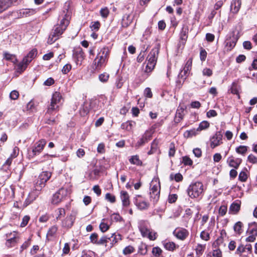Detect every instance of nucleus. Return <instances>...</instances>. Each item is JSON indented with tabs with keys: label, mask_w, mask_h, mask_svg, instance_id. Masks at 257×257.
I'll return each instance as SVG.
<instances>
[{
	"label": "nucleus",
	"mask_w": 257,
	"mask_h": 257,
	"mask_svg": "<svg viewBox=\"0 0 257 257\" xmlns=\"http://www.w3.org/2000/svg\"><path fill=\"white\" fill-rule=\"evenodd\" d=\"M192 63V59L191 58H189L187 61L185 66L184 69L181 71L180 73L179 76L183 77V75H185L188 71H189L191 69Z\"/></svg>",
	"instance_id": "25"
},
{
	"label": "nucleus",
	"mask_w": 257,
	"mask_h": 257,
	"mask_svg": "<svg viewBox=\"0 0 257 257\" xmlns=\"http://www.w3.org/2000/svg\"><path fill=\"white\" fill-rule=\"evenodd\" d=\"M46 141L45 140L42 139L36 142L31 149L28 151V157L30 158H33L39 155L43 150Z\"/></svg>",
	"instance_id": "5"
},
{
	"label": "nucleus",
	"mask_w": 257,
	"mask_h": 257,
	"mask_svg": "<svg viewBox=\"0 0 257 257\" xmlns=\"http://www.w3.org/2000/svg\"><path fill=\"white\" fill-rule=\"evenodd\" d=\"M171 180H175L176 182H179L183 180V176L180 173H177L175 175L171 174L170 176Z\"/></svg>",
	"instance_id": "40"
},
{
	"label": "nucleus",
	"mask_w": 257,
	"mask_h": 257,
	"mask_svg": "<svg viewBox=\"0 0 257 257\" xmlns=\"http://www.w3.org/2000/svg\"><path fill=\"white\" fill-rule=\"evenodd\" d=\"M203 192V185L200 182H195L189 185L187 189L188 196L191 198L201 196Z\"/></svg>",
	"instance_id": "3"
},
{
	"label": "nucleus",
	"mask_w": 257,
	"mask_h": 257,
	"mask_svg": "<svg viewBox=\"0 0 257 257\" xmlns=\"http://www.w3.org/2000/svg\"><path fill=\"white\" fill-rule=\"evenodd\" d=\"M56 218L57 220H60L61 217H64L66 214L65 210L62 208H59L55 210Z\"/></svg>",
	"instance_id": "35"
},
{
	"label": "nucleus",
	"mask_w": 257,
	"mask_h": 257,
	"mask_svg": "<svg viewBox=\"0 0 257 257\" xmlns=\"http://www.w3.org/2000/svg\"><path fill=\"white\" fill-rule=\"evenodd\" d=\"M210 257H222V252L219 248H214L212 253L208 254Z\"/></svg>",
	"instance_id": "39"
},
{
	"label": "nucleus",
	"mask_w": 257,
	"mask_h": 257,
	"mask_svg": "<svg viewBox=\"0 0 257 257\" xmlns=\"http://www.w3.org/2000/svg\"><path fill=\"white\" fill-rule=\"evenodd\" d=\"M135 122L133 121H126L123 122L121 125V128L123 130H125L128 131L132 130Z\"/></svg>",
	"instance_id": "34"
},
{
	"label": "nucleus",
	"mask_w": 257,
	"mask_h": 257,
	"mask_svg": "<svg viewBox=\"0 0 257 257\" xmlns=\"http://www.w3.org/2000/svg\"><path fill=\"white\" fill-rule=\"evenodd\" d=\"M247 179V175L245 172L241 171L238 176V179L241 182H245Z\"/></svg>",
	"instance_id": "56"
},
{
	"label": "nucleus",
	"mask_w": 257,
	"mask_h": 257,
	"mask_svg": "<svg viewBox=\"0 0 257 257\" xmlns=\"http://www.w3.org/2000/svg\"><path fill=\"white\" fill-rule=\"evenodd\" d=\"M61 99V94L58 92H55L52 95L51 103L48 107L46 113L51 114L53 111L58 110Z\"/></svg>",
	"instance_id": "7"
},
{
	"label": "nucleus",
	"mask_w": 257,
	"mask_h": 257,
	"mask_svg": "<svg viewBox=\"0 0 257 257\" xmlns=\"http://www.w3.org/2000/svg\"><path fill=\"white\" fill-rule=\"evenodd\" d=\"M67 195V190L64 188H61L53 194L51 199V203L54 205H58L65 199Z\"/></svg>",
	"instance_id": "11"
},
{
	"label": "nucleus",
	"mask_w": 257,
	"mask_h": 257,
	"mask_svg": "<svg viewBox=\"0 0 257 257\" xmlns=\"http://www.w3.org/2000/svg\"><path fill=\"white\" fill-rule=\"evenodd\" d=\"M4 55L5 59L8 60H11L13 62H15V61H17V59L16 58L15 56L14 55L8 53H5Z\"/></svg>",
	"instance_id": "54"
},
{
	"label": "nucleus",
	"mask_w": 257,
	"mask_h": 257,
	"mask_svg": "<svg viewBox=\"0 0 257 257\" xmlns=\"http://www.w3.org/2000/svg\"><path fill=\"white\" fill-rule=\"evenodd\" d=\"M78 211L73 209L70 214H68L65 218L62 220L61 226L67 229L70 228L73 225Z\"/></svg>",
	"instance_id": "10"
},
{
	"label": "nucleus",
	"mask_w": 257,
	"mask_h": 257,
	"mask_svg": "<svg viewBox=\"0 0 257 257\" xmlns=\"http://www.w3.org/2000/svg\"><path fill=\"white\" fill-rule=\"evenodd\" d=\"M105 62L103 61H101V59H100L98 57H96L93 61V64L95 67V69L96 70L99 69L101 67H102L104 64Z\"/></svg>",
	"instance_id": "33"
},
{
	"label": "nucleus",
	"mask_w": 257,
	"mask_h": 257,
	"mask_svg": "<svg viewBox=\"0 0 257 257\" xmlns=\"http://www.w3.org/2000/svg\"><path fill=\"white\" fill-rule=\"evenodd\" d=\"M242 162L240 158H235L232 156L229 157L227 160V163L230 167L237 169Z\"/></svg>",
	"instance_id": "16"
},
{
	"label": "nucleus",
	"mask_w": 257,
	"mask_h": 257,
	"mask_svg": "<svg viewBox=\"0 0 257 257\" xmlns=\"http://www.w3.org/2000/svg\"><path fill=\"white\" fill-rule=\"evenodd\" d=\"M226 236V233L224 230H222L220 232V236L218 237L213 243L212 246L213 248H219L221 246H225L224 243L223 236Z\"/></svg>",
	"instance_id": "18"
},
{
	"label": "nucleus",
	"mask_w": 257,
	"mask_h": 257,
	"mask_svg": "<svg viewBox=\"0 0 257 257\" xmlns=\"http://www.w3.org/2000/svg\"><path fill=\"white\" fill-rule=\"evenodd\" d=\"M19 96V92L16 90L12 91L10 94V97L12 99L16 100Z\"/></svg>",
	"instance_id": "61"
},
{
	"label": "nucleus",
	"mask_w": 257,
	"mask_h": 257,
	"mask_svg": "<svg viewBox=\"0 0 257 257\" xmlns=\"http://www.w3.org/2000/svg\"><path fill=\"white\" fill-rule=\"evenodd\" d=\"M184 108L182 107H178L177 109L174 121L176 123L180 122L183 118L184 116Z\"/></svg>",
	"instance_id": "24"
},
{
	"label": "nucleus",
	"mask_w": 257,
	"mask_h": 257,
	"mask_svg": "<svg viewBox=\"0 0 257 257\" xmlns=\"http://www.w3.org/2000/svg\"><path fill=\"white\" fill-rule=\"evenodd\" d=\"M100 24L98 21L92 22L90 25V27L92 31H97L99 29Z\"/></svg>",
	"instance_id": "50"
},
{
	"label": "nucleus",
	"mask_w": 257,
	"mask_h": 257,
	"mask_svg": "<svg viewBox=\"0 0 257 257\" xmlns=\"http://www.w3.org/2000/svg\"><path fill=\"white\" fill-rule=\"evenodd\" d=\"M149 223L145 220H141L139 222V228L143 237L149 238L150 240H154L156 238L157 233L152 232L150 228Z\"/></svg>",
	"instance_id": "4"
},
{
	"label": "nucleus",
	"mask_w": 257,
	"mask_h": 257,
	"mask_svg": "<svg viewBox=\"0 0 257 257\" xmlns=\"http://www.w3.org/2000/svg\"><path fill=\"white\" fill-rule=\"evenodd\" d=\"M152 253L156 257H162V250L159 247H155L153 248Z\"/></svg>",
	"instance_id": "43"
},
{
	"label": "nucleus",
	"mask_w": 257,
	"mask_h": 257,
	"mask_svg": "<svg viewBox=\"0 0 257 257\" xmlns=\"http://www.w3.org/2000/svg\"><path fill=\"white\" fill-rule=\"evenodd\" d=\"M130 162L132 164L136 165L137 166H141L142 164V162L140 160L138 155H135L131 157L129 159Z\"/></svg>",
	"instance_id": "32"
},
{
	"label": "nucleus",
	"mask_w": 257,
	"mask_h": 257,
	"mask_svg": "<svg viewBox=\"0 0 257 257\" xmlns=\"http://www.w3.org/2000/svg\"><path fill=\"white\" fill-rule=\"evenodd\" d=\"M222 134L221 131L216 133L210 139V147L214 149L222 143Z\"/></svg>",
	"instance_id": "14"
},
{
	"label": "nucleus",
	"mask_w": 257,
	"mask_h": 257,
	"mask_svg": "<svg viewBox=\"0 0 257 257\" xmlns=\"http://www.w3.org/2000/svg\"><path fill=\"white\" fill-rule=\"evenodd\" d=\"M159 50L160 45H158L157 46L152 49L149 53L146 60L147 63L145 70V73H150L154 69L158 59Z\"/></svg>",
	"instance_id": "2"
},
{
	"label": "nucleus",
	"mask_w": 257,
	"mask_h": 257,
	"mask_svg": "<svg viewBox=\"0 0 257 257\" xmlns=\"http://www.w3.org/2000/svg\"><path fill=\"white\" fill-rule=\"evenodd\" d=\"M247 161L252 164H257V157L252 154H250L247 157Z\"/></svg>",
	"instance_id": "58"
},
{
	"label": "nucleus",
	"mask_w": 257,
	"mask_h": 257,
	"mask_svg": "<svg viewBox=\"0 0 257 257\" xmlns=\"http://www.w3.org/2000/svg\"><path fill=\"white\" fill-rule=\"evenodd\" d=\"M152 136L149 132H146L142 136V138L139 139L136 144L137 147H140L147 143L151 138Z\"/></svg>",
	"instance_id": "19"
},
{
	"label": "nucleus",
	"mask_w": 257,
	"mask_h": 257,
	"mask_svg": "<svg viewBox=\"0 0 257 257\" xmlns=\"http://www.w3.org/2000/svg\"><path fill=\"white\" fill-rule=\"evenodd\" d=\"M109 75L106 73H103L99 75V79L101 82H106L109 78Z\"/></svg>",
	"instance_id": "46"
},
{
	"label": "nucleus",
	"mask_w": 257,
	"mask_h": 257,
	"mask_svg": "<svg viewBox=\"0 0 257 257\" xmlns=\"http://www.w3.org/2000/svg\"><path fill=\"white\" fill-rule=\"evenodd\" d=\"M247 232L249 234L257 236V223L252 222L248 224Z\"/></svg>",
	"instance_id": "30"
},
{
	"label": "nucleus",
	"mask_w": 257,
	"mask_h": 257,
	"mask_svg": "<svg viewBox=\"0 0 257 257\" xmlns=\"http://www.w3.org/2000/svg\"><path fill=\"white\" fill-rule=\"evenodd\" d=\"M35 13V10L33 9H22L20 10L19 16L20 17H29L34 15Z\"/></svg>",
	"instance_id": "28"
},
{
	"label": "nucleus",
	"mask_w": 257,
	"mask_h": 257,
	"mask_svg": "<svg viewBox=\"0 0 257 257\" xmlns=\"http://www.w3.org/2000/svg\"><path fill=\"white\" fill-rule=\"evenodd\" d=\"M37 54V50L36 49H33L30 51L27 55L23 58L22 61L18 64L17 66L18 71L21 72L24 71L29 63L36 56Z\"/></svg>",
	"instance_id": "6"
},
{
	"label": "nucleus",
	"mask_w": 257,
	"mask_h": 257,
	"mask_svg": "<svg viewBox=\"0 0 257 257\" xmlns=\"http://www.w3.org/2000/svg\"><path fill=\"white\" fill-rule=\"evenodd\" d=\"M133 19L131 17L130 15L125 14L122 18L121 21V25L122 27L126 28L131 25L132 23Z\"/></svg>",
	"instance_id": "26"
},
{
	"label": "nucleus",
	"mask_w": 257,
	"mask_h": 257,
	"mask_svg": "<svg viewBox=\"0 0 257 257\" xmlns=\"http://www.w3.org/2000/svg\"><path fill=\"white\" fill-rule=\"evenodd\" d=\"M173 233L178 239L182 240H185L189 235V231L183 228H176Z\"/></svg>",
	"instance_id": "15"
},
{
	"label": "nucleus",
	"mask_w": 257,
	"mask_h": 257,
	"mask_svg": "<svg viewBox=\"0 0 257 257\" xmlns=\"http://www.w3.org/2000/svg\"><path fill=\"white\" fill-rule=\"evenodd\" d=\"M135 204L141 210H145L149 207V203L145 201H139L138 199H136Z\"/></svg>",
	"instance_id": "31"
},
{
	"label": "nucleus",
	"mask_w": 257,
	"mask_h": 257,
	"mask_svg": "<svg viewBox=\"0 0 257 257\" xmlns=\"http://www.w3.org/2000/svg\"><path fill=\"white\" fill-rule=\"evenodd\" d=\"M247 151V147L246 146H240L235 149L237 153L244 155Z\"/></svg>",
	"instance_id": "38"
},
{
	"label": "nucleus",
	"mask_w": 257,
	"mask_h": 257,
	"mask_svg": "<svg viewBox=\"0 0 257 257\" xmlns=\"http://www.w3.org/2000/svg\"><path fill=\"white\" fill-rule=\"evenodd\" d=\"M241 5V0H232L230 6V11L234 14L237 13L239 11Z\"/></svg>",
	"instance_id": "21"
},
{
	"label": "nucleus",
	"mask_w": 257,
	"mask_h": 257,
	"mask_svg": "<svg viewBox=\"0 0 257 257\" xmlns=\"http://www.w3.org/2000/svg\"><path fill=\"white\" fill-rule=\"evenodd\" d=\"M72 57L77 65H81L85 58V54L80 47L76 48L73 50Z\"/></svg>",
	"instance_id": "12"
},
{
	"label": "nucleus",
	"mask_w": 257,
	"mask_h": 257,
	"mask_svg": "<svg viewBox=\"0 0 257 257\" xmlns=\"http://www.w3.org/2000/svg\"><path fill=\"white\" fill-rule=\"evenodd\" d=\"M164 246L165 248L170 251H173L176 247V244L173 242H164Z\"/></svg>",
	"instance_id": "36"
},
{
	"label": "nucleus",
	"mask_w": 257,
	"mask_h": 257,
	"mask_svg": "<svg viewBox=\"0 0 257 257\" xmlns=\"http://www.w3.org/2000/svg\"><path fill=\"white\" fill-rule=\"evenodd\" d=\"M212 74V71L210 68H205L202 70V74L204 76L210 77Z\"/></svg>",
	"instance_id": "55"
},
{
	"label": "nucleus",
	"mask_w": 257,
	"mask_h": 257,
	"mask_svg": "<svg viewBox=\"0 0 257 257\" xmlns=\"http://www.w3.org/2000/svg\"><path fill=\"white\" fill-rule=\"evenodd\" d=\"M105 199L111 203L115 202V197L109 193L106 194Z\"/></svg>",
	"instance_id": "53"
},
{
	"label": "nucleus",
	"mask_w": 257,
	"mask_h": 257,
	"mask_svg": "<svg viewBox=\"0 0 257 257\" xmlns=\"http://www.w3.org/2000/svg\"><path fill=\"white\" fill-rule=\"evenodd\" d=\"M209 126V123L207 121H202L199 125V127L197 128V131H200L205 129L207 128Z\"/></svg>",
	"instance_id": "44"
},
{
	"label": "nucleus",
	"mask_w": 257,
	"mask_h": 257,
	"mask_svg": "<svg viewBox=\"0 0 257 257\" xmlns=\"http://www.w3.org/2000/svg\"><path fill=\"white\" fill-rule=\"evenodd\" d=\"M200 237L202 239H203L205 241H208L210 239L209 233L207 231L203 230L200 233Z\"/></svg>",
	"instance_id": "48"
},
{
	"label": "nucleus",
	"mask_w": 257,
	"mask_h": 257,
	"mask_svg": "<svg viewBox=\"0 0 257 257\" xmlns=\"http://www.w3.org/2000/svg\"><path fill=\"white\" fill-rule=\"evenodd\" d=\"M6 245L8 247L14 246L18 241V233L13 231L6 234Z\"/></svg>",
	"instance_id": "13"
},
{
	"label": "nucleus",
	"mask_w": 257,
	"mask_h": 257,
	"mask_svg": "<svg viewBox=\"0 0 257 257\" xmlns=\"http://www.w3.org/2000/svg\"><path fill=\"white\" fill-rule=\"evenodd\" d=\"M81 257H96L95 253L92 251L89 250L82 254Z\"/></svg>",
	"instance_id": "64"
},
{
	"label": "nucleus",
	"mask_w": 257,
	"mask_h": 257,
	"mask_svg": "<svg viewBox=\"0 0 257 257\" xmlns=\"http://www.w3.org/2000/svg\"><path fill=\"white\" fill-rule=\"evenodd\" d=\"M120 198L123 206H127L130 204L129 195L126 191H121Z\"/></svg>",
	"instance_id": "27"
},
{
	"label": "nucleus",
	"mask_w": 257,
	"mask_h": 257,
	"mask_svg": "<svg viewBox=\"0 0 257 257\" xmlns=\"http://www.w3.org/2000/svg\"><path fill=\"white\" fill-rule=\"evenodd\" d=\"M91 242L94 244H97L98 241V234L96 233H93L90 236Z\"/></svg>",
	"instance_id": "60"
},
{
	"label": "nucleus",
	"mask_w": 257,
	"mask_h": 257,
	"mask_svg": "<svg viewBox=\"0 0 257 257\" xmlns=\"http://www.w3.org/2000/svg\"><path fill=\"white\" fill-rule=\"evenodd\" d=\"M205 248V245L198 244L196 248V252L198 256L201 255Z\"/></svg>",
	"instance_id": "42"
},
{
	"label": "nucleus",
	"mask_w": 257,
	"mask_h": 257,
	"mask_svg": "<svg viewBox=\"0 0 257 257\" xmlns=\"http://www.w3.org/2000/svg\"><path fill=\"white\" fill-rule=\"evenodd\" d=\"M109 238L108 240L110 241L111 245L107 247L108 249L111 248L114 244L122 239L121 235L120 234L115 233L112 234L111 236L109 237Z\"/></svg>",
	"instance_id": "20"
},
{
	"label": "nucleus",
	"mask_w": 257,
	"mask_h": 257,
	"mask_svg": "<svg viewBox=\"0 0 257 257\" xmlns=\"http://www.w3.org/2000/svg\"><path fill=\"white\" fill-rule=\"evenodd\" d=\"M227 206L226 205H221L219 209V213L221 216H224L227 211Z\"/></svg>",
	"instance_id": "63"
},
{
	"label": "nucleus",
	"mask_w": 257,
	"mask_h": 257,
	"mask_svg": "<svg viewBox=\"0 0 257 257\" xmlns=\"http://www.w3.org/2000/svg\"><path fill=\"white\" fill-rule=\"evenodd\" d=\"M230 91L232 93L234 94H237L238 93V90L237 89V85L236 83L233 82L232 84L231 87L230 88Z\"/></svg>",
	"instance_id": "59"
},
{
	"label": "nucleus",
	"mask_w": 257,
	"mask_h": 257,
	"mask_svg": "<svg viewBox=\"0 0 257 257\" xmlns=\"http://www.w3.org/2000/svg\"><path fill=\"white\" fill-rule=\"evenodd\" d=\"M109 228V226L104 222H101L99 225L100 230L102 232H104L106 231Z\"/></svg>",
	"instance_id": "57"
},
{
	"label": "nucleus",
	"mask_w": 257,
	"mask_h": 257,
	"mask_svg": "<svg viewBox=\"0 0 257 257\" xmlns=\"http://www.w3.org/2000/svg\"><path fill=\"white\" fill-rule=\"evenodd\" d=\"M67 12L64 11V16L62 17L60 24L55 25L52 29L48 39L47 43L52 44L58 40L59 37L63 33L66 29L69 23V14L67 8L66 9Z\"/></svg>",
	"instance_id": "1"
},
{
	"label": "nucleus",
	"mask_w": 257,
	"mask_h": 257,
	"mask_svg": "<svg viewBox=\"0 0 257 257\" xmlns=\"http://www.w3.org/2000/svg\"><path fill=\"white\" fill-rule=\"evenodd\" d=\"M182 163L185 165L191 166L193 164V161L189 157L185 156L182 158Z\"/></svg>",
	"instance_id": "49"
},
{
	"label": "nucleus",
	"mask_w": 257,
	"mask_h": 257,
	"mask_svg": "<svg viewBox=\"0 0 257 257\" xmlns=\"http://www.w3.org/2000/svg\"><path fill=\"white\" fill-rule=\"evenodd\" d=\"M51 173L48 171H44L42 172L38 178L37 182L35 184V188L36 190L41 191V189L45 186L46 183L51 177Z\"/></svg>",
	"instance_id": "9"
},
{
	"label": "nucleus",
	"mask_w": 257,
	"mask_h": 257,
	"mask_svg": "<svg viewBox=\"0 0 257 257\" xmlns=\"http://www.w3.org/2000/svg\"><path fill=\"white\" fill-rule=\"evenodd\" d=\"M100 15L103 18H107L109 14V10L107 8L101 9L100 11Z\"/></svg>",
	"instance_id": "62"
},
{
	"label": "nucleus",
	"mask_w": 257,
	"mask_h": 257,
	"mask_svg": "<svg viewBox=\"0 0 257 257\" xmlns=\"http://www.w3.org/2000/svg\"><path fill=\"white\" fill-rule=\"evenodd\" d=\"M160 185L157 180H153L150 184V198L154 203H156L160 197Z\"/></svg>",
	"instance_id": "8"
},
{
	"label": "nucleus",
	"mask_w": 257,
	"mask_h": 257,
	"mask_svg": "<svg viewBox=\"0 0 257 257\" xmlns=\"http://www.w3.org/2000/svg\"><path fill=\"white\" fill-rule=\"evenodd\" d=\"M71 68L72 66L70 64H66L63 66L62 69V72L64 74H66L71 70Z\"/></svg>",
	"instance_id": "52"
},
{
	"label": "nucleus",
	"mask_w": 257,
	"mask_h": 257,
	"mask_svg": "<svg viewBox=\"0 0 257 257\" xmlns=\"http://www.w3.org/2000/svg\"><path fill=\"white\" fill-rule=\"evenodd\" d=\"M240 208V203L233 202L229 208V213L236 214Z\"/></svg>",
	"instance_id": "29"
},
{
	"label": "nucleus",
	"mask_w": 257,
	"mask_h": 257,
	"mask_svg": "<svg viewBox=\"0 0 257 257\" xmlns=\"http://www.w3.org/2000/svg\"><path fill=\"white\" fill-rule=\"evenodd\" d=\"M108 239H109L108 236L103 235L102 236L100 239L98 240L97 244L98 245H103L105 244V246H107V242L108 241Z\"/></svg>",
	"instance_id": "41"
},
{
	"label": "nucleus",
	"mask_w": 257,
	"mask_h": 257,
	"mask_svg": "<svg viewBox=\"0 0 257 257\" xmlns=\"http://www.w3.org/2000/svg\"><path fill=\"white\" fill-rule=\"evenodd\" d=\"M15 2V0H0V13L7 10Z\"/></svg>",
	"instance_id": "23"
},
{
	"label": "nucleus",
	"mask_w": 257,
	"mask_h": 257,
	"mask_svg": "<svg viewBox=\"0 0 257 257\" xmlns=\"http://www.w3.org/2000/svg\"><path fill=\"white\" fill-rule=\"evenodd\" d=\"M176 150L175 147V144L173 143H171L170 144L169 156V157H173L175 154Z\"/></svg>",
	"instance_id": "47"
},
{
	"label": "nucleus",
	"mask_w": 257,
	"mask_h": 257,
	"mask_svg": "<svg viewBox=\"0 0 257 257\" xmlns=\"http://www.w3.org/2000/svg\"><path fill=\"white\" fill-rule=\"evenodd\" d=\"M109 55V50L108 47H104L100 49L99 53L97 54V57L101 59L106 62L108 59Z\"/></svg>",
	"instance_id": "17"
},
{
	"label": "nucleus",
	"mask_w": 257,
	"mask_h": 257,
	"mask_svg": "<svg viewBox=\"0 0 257 257\" xmlns=\"http://www.w3.org/2000/svg\"><path fill=\"white\" fill-rule=\"evenodd\" d=\"M134 248L131 245L125 247L123 250V253L124 254H129L134 251Z\"/></svg>",
	"instance_id": "51"
},
{
	"label": "nucleus",
	"mask_w": 257,
	"mask_h": 257,
	"mask_svg": "<svg viewBox=\"0 0 257 257\" xmlns=\"http://www.w3.org/2000/svg\"><path fill=\"white\" fill-rule=\"evenodd\" d=\"M242 223L240 221L237 222L234 225L233 228L234 231L238 234H240L242 232Z\"/></svg>",
	"instance_id": "37"
},
{
	"label": "nucleus",
	"mask_w": 257,
	"mask_h": 257,
	"mask_svg": "<svg viewBox=\"0 0 257 257\" xmlns=\"http://www.w3.org/2000/svg\"><path fill=\"white\" fill-rule=\"evenodd\" d=\"M188 31V27L186 25H183L180 34V39L182 41L183 44L186 43L187 39Z\"/></svg>",
	"instance_id": "22"
},
{
	"label": "nucleus",
	"mask_w": 257,
	"mask_h": 257,
	"mask_svg": "<svg viewBox=\"0 0 257 257\" xmlns=\"http://www.w3.org/2000/svg\"><path fill=\"white\" fill-rule=\"evenodd\" d=\"M58 227L56 225L52 226L49 230L47 233V236H54L56 232L57 231Z\"/></svg>",
	"instance_id": "45"
}]
</instances>
